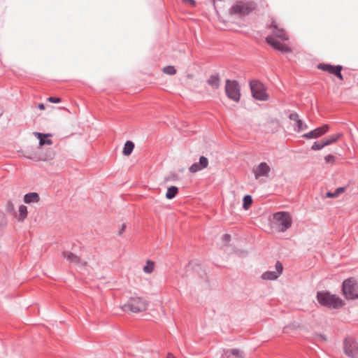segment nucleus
Instances as JSON below:
<instances>
[{"instance_id": "5701e85b", "label": "nucleus", "mask_w": 358, "mask_h": 358, "mask_svg": "<svg viewBox=\"0 0 358 358\" xmlns=\"http://www.w3.org/2000/svg\"><path fill=\"white\" fill-rule=\"evenodd\" d=\"M27 208L24 205H20L18 208V215L17 220L20 222H22L25 220L27 216Z\"/></svg>"}, {"instance_id": "dca6fc26", "label": "nucleus", "mask_w": 358, "mask_h": 358, "mask_svg": "<svg viewBox=\"0 0 358 358\" xmlns=\"http://www.w3.org/2000/svg\"><path fill=\"white\" fill-rule=\"evenodd\" d=\"M282 270L267 271L262 275L264 280H273L277 279L281 274Z\"/></svg>"}, {"instance_id": "4be33fe9", "label": "nucleus", "mask_w": 358, "mask_h": 358, "mask_svg": "<svg viewBox=\"0 0 358 358\" xmlns=\"http://www.w3.org/2000/svg\"><path fill=\"white\" fill-rule=\"evenodd\" d=\"M342 136L343 134L341 133H339L335 135L328 136L327 138H323V140L324 141V144H326V145H329L330 144L337 142Z\"/></svg>"}, {"instance_id": "412c9836", "label": "nucleus", "mask_w": 358, "mask_h": 358, "mask_svg": "<svg viewBox=\"0 0 358 358\" xmlns=\"http://www.w3.org/2000/svg\"><path fill=\"white\" fill-rule=\"evenodd\" d=\"M207 83L211 86L213 89H218L220 86V78L218 75H212L207 80Z\"/></svg>"}, {"instance_id": "f257e3e1", "label": "nucleus", "mask_w": 358, "mask_h": 358, "mask_svg": "<svg viewBox=\"0 0 358 358\" xmlns=\"http://www.w3.org/2000/svg\"><path fill=\"white\" fill-rule=\"evenodd\" d=\"M317 299L320 305L330 308L337 309L343 306V302L341 299L327 291L318 292L317 293Z\"/></svg>"}, {"instance_id": "9b49d317", "label": "nucleus", "mask_w": 358, "mask_h": 358, "mask_svg": "<svg viewBox=\"0 0 358 358\" xmlns=\"http://www.w3.org/2000/svg\"><path fill=\"white\" fill-rule=\"evenodd\" d=\"M266 41L267 43L280 52H290L292 51L287 45L282 43L271 36L266 37Z\"/></svg>"}, {"instance_id": "1a4fd4ad", "label": "nucleus", "mask_w": 358, "mask_h": 358, "mask_svg": "<svg viewBox=\"0 0 358 358\" xmlns=\"http://www.w3.org/2000/svg\"><path fill=\"white\" fill-rule=\"evenodd\" d=\"M62 257L70 263L73 264L74 266L81 267L90 266V265H89L87 262L81 259L79 257L71 252L66 251L62 252Z\"/></svg>"}, {"instance_id": "c756f323", "label": "nucleus", "mask_w": 358, "mask_h": 358, "mask_svg": "<svg viewBox=\"0 0 358 358\" xmlns=\"http://www.w3.org/2000/svg\"><path fill=\"white\" fill-rule=\"evenodd\" d=\"M345 191L343 187H339L336 189L334 192H328L327 193V196L329 198H334L338 196L340 194L343 193Z\"/></svg>"}, {"instance_id": "bb28decb", "label": "nucleus", "mask_w": 358, "mask_h": 358, "mask_svg": "<svg viewBox=\"0 0 358 358\" xmlns=\"http://www.w3.org/2000/svg\"><path fill=\"white\" fill-rule=\"evenodd\" d=\"M162 72L166 75L173 76L177 73V70L173 66H166L162 69Z\"/></svg>"}, {"instance_id": "c9c22d12", "label": "nucleus", "mask_w": 358, "mask_h": 358, "mask_svg": "<svg viewBox=\"0 0 358 358\" xmlns=\"http://www.w3.org/2000/svg\"><path fill=\"white\" fill-rule=\"evenodd\" d=\"M6 208L9 212H13L15 210L14 204L10 201L8 202Z\"/></svg>"}, {"instance_id": "c03bdc74", "label": "nucleus", "mask_w": 358, "mask_h": 358, "mask_svg": "<svg viewBox=\"0 0 358 358\" xmlns=\"http://www.w3.org/2000/svg\"><path fill=\"white\" fill-rule=\"evenodd\" d=\"M145 273H150L152 272V270H150V269H148V270H144Z\"/></svg>"}, {"instance_id": "4c0bfd02", "label": "nucleus", "mask_w": 358, "mask_h": 358, "mask_svg": "<svg viewBox=\"0 0 358 358\" xmlns=\"http://www.w3.org/2000/svg\"><path fill=\"white\" fill-rule=\"evenodd\" d=\"M126 227H127L126 224H124V223L122 224L120 229L118 231V234L122 235L125 231Z\"/></svg>"}, {"instance_id": "39448f33", "label": "nucleus", "mask_w": 358, "mask_h": 358, "mask_svg": "<svg viewBox=\"0 0 358 358\" xmlns=\"http://www.w3.org/2000/svg\"><path fill=\"white\" fill-rule=\"evenodd\" d=\"M148 308V303L140 297H131L127 304L122 306L124 311L130 310L133 313L144 311Z\"/></svg>"}, {"instance_id": "a211bd4d", "label": "nucleus", "mask_w": 358, "mask_h": 358, "mask_svg": "<svg viewBox=\"0 0 358 358\" xmlns=\"http://www.w3.org/2000/svg\"><path fill=\"white\" fill-rule=\"evenodd\" d=\"M271 27L274 28L275 30H273V33L275 34L277 37L284 41H287L289 39V37L286 32L282 28H279L278 24L275 21L272 22Z\"/></svg>"}, {"instance_id": "f3484780", "label": "nucleus", "mask_w": 358, "mask_h": 358, "mask_svg": "<svg viewBox=\"0 0 358 358\" xmlns=\"http://www.w3.org/2000/svg\"><path fill=\"white\" fill-rule=\"evenodd\" d=\"M34 135L39 140V145L43 146L44 145H52V141L48 138V137L51 136L52 135L50 134H43L39 132H34Z\"/></svg>"}, {"instance_id": "6ab92c4d", "label": "nucleus", "mask_w": 358, "mask_h": 358, "mask_svg": "<svg viewBox=\"0 0 358 358\" xmlns=\"http://www.w3.org/2000/svg\"><path fill=\"white\" fill-rule=\"evenodd\" d=\"M55 156V153L53 150L49 149L46 151L45 154L43 156H33L29 157L30 159H32L35 161H49L54 159Z\"/></svg>"}, {"instance_id": "cd10ccee", "label": "nucleus", "mask_w": 358, "mask_h": 358, "mask_svg": "<svg viewBox=\"0 0 358 358\" xmlns=\"http://www.w3.org/2000/svg\"><path fill=\"white\" fill-rule=\"evenodd\" d=\"M252 199L251 196H250V195L245 196L243 198V208L245 210H248L252 205Z\"/></svg>"}, {"instance_id": "a18cd8bd", "label": "nucleus", "mask_w": 358, "mask_h": 358, "mask_svg": "<svg viewBox=\"0 0 358 358\" xmlns=\"http://www.w3.org/2000/svg\"><path fill=\"white\" fill-rule=\"evenodd\" d=\"M222 358H224V357H222Z\"/></svg>"}, {"instance_id": "423d86ee", "label": "nucleus", "mask_w": 358, "mask_h": 358, "mask_svg": "<svg viewBox=\"0 0 358 358\" xmlns=\"http://www.w3.org/2000/svg\"><path fill=\"white\" fill-rule=\"evenodd\" d=\"M225 92L229 99L236 102L239 101L241 92L240 87L237 81L227 80L225 85Z\"/></svg>"}, {"instance_id": "7ed1b4c3", "label": "nucleus", "mask_w": 358, "mask_h": 358, "mask_svg": "<svg viewBox=\"0 0 358 358\" xmlns=\"http://www.w3.org/2000/svg\"><path fill=\"white\" fill-rule=\"evenodd\" d=\"M273 224L279 231H284L291 227L292 218L288 213L278 212L273 215Z\"/></svg>"}, {"instance_id": "aec40b11", "label": "nucleus", "mask_w": 358, "mask_h": 358, "mask_svg": "<svg viewBox=\"0 0 358 358\" xmlns=\"http://www.w3.org/2000/svg\"><path fill=\"white\" fill-rule=\"evenodd\" d=\"M40 201V196L36 192H31L24 196V202L29 204L31 203H38Z\"/></svg>"}, {"instance_id": "4468645a", "label": "nucleus", "mask_w": 358, "mask_h": 358, "mask_svg": "<svg viewBox=\"0 0 358 358\" xmlns=\"http://www.w3.org/2000/svg\"><path fill=\"white\" fill-rule=\"evenodd\" d=\"M289 117L293 122L292 126L296 131L301 132L308 128L307 125L299 118L297 113H291Z\"/></svg>"}, {"instance_id": "0eeeda50", "label": "nucleus", "mask_w": 358, "mask_h": 358, "mask_svg": "<svg viewBox=\"0 0 358 358\" xmlns=\"http://www.w3.org/2000/svg\"><path fill=\"white\" fill-rule=\"evenodd\" d=\"M252 96L259 101H266L268 95L266 93L264 85L257 80L251 81L250 83Z\"/></svg>"}, {"instance_id": "393cba45", "label": "nucleus", "mask_w": 358, "mask_h": 358, "mask_svg": "<svg viewBox=\"0 0 358 358\" xmlns=\"http://www.w3.org/2000/svg\"><path fill=\"white\" fill-rule=\"evenodd\" d=\"M178 193V187L176 186H171L169 188H168V190L166 194V197L168 199H172L177 195Z\"/></svg>"}, {"instance_id": "473e14b6", "label": "nucleus", "mask_w": 358, "mask_h": 358, "mask_svg": "<svg viewBox=\"0 0 358 358\" xmlns=\"http://www.w3.org/2000/svg\"><path fill=\"white\" fill-rule=\"evenodd\" d=\"M324 160L327 163L333 164L334 162L335 157H334V156H333L331 155H328L325 156Z\"/></svg>"}, {"instance_id": "b1692460", "label": "nucleus", "mask_w": 358, "mask_h": 358, "mask_svg": "<svg viewBox=\"0 0 358 358\" xmlns=\"http://www.w3.org/2000/svg\"><path fill=\"white\" fill-rule=\"evenodd\" d=\"M134 148V144L133 142L128 141L125 143L122 153L125 156H129L132 152Z\"/></svg>"}, {"instance_id": "ddd939ff", "label": "nucleus", "mask_w": 358, "mask_h": 358, "mask_svg": "<svg viewBox=\"0 0 358 358\" xmlns=\"http://www.w3.org/2000/svg\"><path fill=\"white\" fill-rule=\"evenodd\" d=\"M328 130L329 126L327 124H324L322 127L316 128L310 132L303 134V137L306 138H317L325 134Z\"/></svg>"}, {"instance_id": "e433bc0d", "label": "nucleus", "mask_w": 358, "mask_h": 358, "mask_svg": "<svg viewBox=\"0 0 358 358\" xmlns=\"http://www.w3.org/2000/svg\"><path fill=\"white\" fill-rule=\"evenodd\" d=\"M182 2L189 4L192 7H194L196 6V2L194 0H182Z\"/></svg>"}, {"instance_id": "37998d69", "label": "nucleus", "mask_w": 358, "mask_h": 358, "mask_svg": "<svg viewBox=\"0 0 358 358\" xmlns=\"http://www.w3.org/2000/svg\"><path fill=\"white\" fill-rule=\"evenodd\" d=\"M224 238H225V240H226V241H229V239H230V236H229V235H228V234H226V235L224 236Z\"/></svg>"}, {"instance_id": "2f4dec72", "label": "nucleus", "mask_w": 358, "mask_h": 358, "mask_svg": "<svg viewBox=\"0 0 358 358\" xmlns=\"http://www.w3.org/2000/svg\"><path fill=\"white\" fill-rule=\"evenodd\" d=\"M156 266L155 262L152 260H147L146 264L143 266V268H153Z\"/></svg>"}, {"instance_id": "a878e982", "label": "nucleus", "mask_w": 358, "mask_h": 358, "mask_svg": "<svg viewBox=\"0 0 358 358\" xmlns=\"http://www.w3.org/2000/svg\"><path fill=\"white\" fill-rule=\"evenodd\" d=\"M228 353H230L235 358H243V353L241 350L238 349H231L224 352V354L227 355Z\"/></svg>"}, {"instance_id": "20e7f679", "label": "nucleus", "mask_w": 358, "mask_h": 358, "mask_svg": "<svg viewBox=\"0 0 358 358\" xmlns=\"http://www.w3.org/2000/svg\"><path fill=\"white\" fill-rule=\"evenodd\" d=\"M343 292L347 299H358V282L350 278L343 282Z\"/></svg>"}, {"instance_id": "79ce46f5", "label": "nucleus", "mask_w": 358, "mask_h": 358, "mask_svg": "<svg viewBox=\"0 0 358 358\" xmlns=\"http://www.w3.org/2000/svg\"><path fill=\"white\" fill-rule=\"evenodd\" d=\"M166 358H176V357L173 354L168 353L167 356H166Z\"/></svg>"}, {"instance_id": "f8f14e48", "label": "nucleus", "mask_w": 358, "mask_h": 358, "mask_svg": "<svg viewBox=\"0 0 358 358\" xmlns=\"http://www.w3.org/2000/svg\"><path fill=\"white\" fill-rule=\"evenodd\" d=\"M318 68L329 73L336 75L341 80L343 79L341 73L342 70L341 66H332L330 64H322L318 66Z\"/></svg>"}, {"instance_id": "f03ea898", "label": "nucleus", "mask_w": 358, "mask_h": 358, "mask_svg": "<svg viewBox=\"0 0 358 358\" xmlns=\"http://www.w3.org/2000/svg\"><path fill=\"white\" fill-rule=\"evenodd\" d=\"M257 4L254 1H237L229 10L231 15L245 16L256 9Z\"/></svg>"}, {"instance_id": "72a5a7b5", "label": "nucleus", "mask_w": 358, "mask_h": 358, "mask_svg": "<svg viewBox=\"0 0 358 358\" xmlns=\"http://www.w3.org/2000/svg\"><path fill=\"white\" fill-rule=\"evenodd\" d=\"M315 340L317 342H325L327 341V338L324 336L322 334H318L316 336Z\"/></svg>"}, {"instance_id": "6e6552de", "label": "nucleus", "mask_w": 358, "mask_h": 358, "mask_svg": "<svg viewBox=\"0 0 358 358\" xmlns=\"http://www.w3.org/2000/svg\"><path fill=\"white\" fill-rule=\"evenodd\" d=\"M343 350L351 358H358V343L352 338L344 341Z\"/></svg>"}, {"instance_id": "58836bf2", "label": "nucleus", "mask_w": 358, "mask_h": 358, "mask_svg": "<svg viewBox=\"0 0 358 358\" xmlns=\"http://www.w3.org/2000/svg\"><path fill=\"white\" fill-rule=\"evenodd\" d=\"M275 268H283L282 263H280V262H277L275 264Z\"/></svg>"}, {"instance_id": "7c9ffc66", "label": "nucleus", "mask_w": 358, "mask_h": 358, "mask_svg": "<svg viewBox=\"0 0 358 358\" xmlns=\"http://www.w3.org/2000/svg\"><path fill=\"white\" fill-rule=\"evenodd\" d=\"M7 221L3 213L0 211V230L6 225Z\"/></svg>"}, {"instance_id": "a19ab883", "label": "nucleus", "mask_w": 358, "mask_h": 358, "mask_svg": "<svg viewBox=\"0 0 358 358\" xmlns=\"http://www.w3.org/2000/svg\"><path fill=\"white\" fill-rule=\"evenodd\" d=\"M38 108L42 110H45V105L43 103H39L38 106Z\"/></svg>"}, {"instance_id": "f704fd0d", "label": "nucleus", "mask_w": 358, "mask_h": 358, "mask_svg": "<svg viewBox=\"0 0 358 358\" xmlns=\"http://www.w3.org/2000/svg\"><path fill=\"white\" fill-rule=\"evenodd\" d=\"M48 101L51 103H59L61 101V99L59 97L50 96L48 99Z\"/></svg>"}, {"instance_id": "9d476101", "label": "nucleus", "mask_w": 358, "mask_h": 358, "mask_svg": "<svg viewBox=\"0 0 358 358\" xmlns=\"http://www.w3.org/2000/svg\"><path fill=\"white\" fill-rule=\"evenodd\" d=\"M271 168L266 162H261L253 170L255 179L257 180L259 179L261 177H268Z\"/></svg>"}, {"instance_id": "2eb2a0df", "label": "nucleus", "mask_w": 358, "mask_h": 358, "mask_svg": "<svg viewBox=\"0 0 358 358\" xmlns=\"http://www.w3.org/2000/svg\"><path fill=\"white\" fill-rule=\"evenodd\" d=\"M208 159L206 157H201L199 158V162L194 163L189 168V170L191 173H194L197 171H201L202 169L208 167Z\"/></svg>"}, {"instance_id": "ea45409f", "label": "nucleus", "mask_w": 358, "mask_h": 358, "mask_svg": "<svg viewBox=\"0 0 358 358\" xmlns=\"http://www.w3.org/2000/svg\"><path fill=\"white\" fill-rule=\"evenodd\" d=\"M186 78L188 80H192L194 78V75L192 73H188L187 74Z\"/></svg>"}, {"instance_id": "c85d7f7f", "label": "nucleus", "mask_w": 358, "mask_h": 358, "mask_svg": "<svg viewBox=\"0 0 358 358\" xmlns=\"http://www.w3.org/2000/svg\"><path fill=\"white\" fill-rule=\"evenodd\" d=\"M327 146L326 144H324V141L323 140V138L320 141H317V142H315L312 147H311V149L313 150H321L322 148H323L324 147Z\"/></svg>"}]
</instances>
